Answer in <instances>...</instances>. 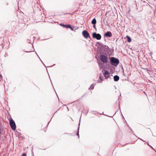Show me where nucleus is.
Wrapping results in <instances>:
<instances>
[{"instance_id": "obj_4", "label": "nucleus", "mask_w": 156, "mask_h": 156, "mask_svg": "<svg viewBox=\"0 0 156 156\" xmlns=\"http://www.w3.org/2000/svg\"><path fill=\"white\" fill-rule=\"evenodd\" d=\"M92 37L93 38L97 39L98 40H100L101 39V37L99 34H97L96 32L93 33Z\"/></svg>"}, {"instance_id": "obj_5", "label": "nucleus", "mask_w": 156, "mask_h": 156, "mask_svg": "<svg viewBox=\"0 0 156 156\" xmlns=\"http://www.w3.org/2000/svg\"><path fill=\"white\" fill-rule=\"evenodd\" d=\"M82 34L84 36V37L86 38H87L89 37V34L88 32L86 30H84L82 32Z\"/></svg>"}, {"instance_id": "obj_23", "label": "nucleus", "mask_w": 156, "mask_h": 156, "mask_svg": "<svg viewBox=\"0 0 156 156\" xmlns=\"http://www.w3.org/2000/svg\"><path fill=\"white\" fill-rule=\"evenodd\" d=\"M25 51L26 52H30V51Z\"/></svg>"}, {"instance_id": "obj_7", "label": "nucleus", "mask_w": 156, "mask_h": 156, "mask_svg": "<svg viewBox=\"0 0 156 156\" xmlns=\"http://www.w3.org/2000/svg\"><path fill=\"white\" fill-rule=\"evenodd\" d=\"M104 36L107 37H110L112 36V34L110 31H107L105 34Z\"/></svg>"}, {"instance_id": "obj_22", "label": "nucleus", "mask_w": 156, "mask_h": 156, "mask_svg": "<svg viewBox=\"0 0 156 156\" xmlns=\"http://www.w3.org/2000/svg\"><path fill=\"white\" fill-rule=\"evenodd\" d=\"M144 93L146 94V95H147V94L145 92H144V91H143Z\"/></svg>"}, {"instance_id": "obj_10", "label": "nucleus", "mask_w": 156, "mask_h": 156, "mask_svg": "<svg viewBox=\"0 0 156 156\" xmlns=\"http://www.w3.org/2000/svg\"><path fill=\"white\" fill-rule=\"evenodd\" d=\"M99 80H98L97 81V83H101L103 80V76H101L100 75L99 76Z\"/></svg>"}, {"instance_id": "obj_3", "label": "nucleus", "mask_w": 156, "mask_h": 156, "mask_svg": "<svg viewBox=\"0 0 156 156\" xmlns=\"http://www.w3.org/2000/svg\"><path fill=\"white\" fill-rule=\"evenodd\" d=\"M10 124L12 129L13 130H15L16 129V125L15 123L12 119H11L10 120Z\"/></svg>"}, {"instance_id": "obj_15", "label": "nucleus", "mask_w": 156, "mask_h": 156, "mask_svg": "<svg viewBox=\"0 0 156 156\" xmlns=\"http://www.w3.org/2000/svg\"><path fill=\"white\" fill-rule=\"evenodd\" d=\"M66 26V28H69L70 29H71V25H69V24L67 25Z\"/></svg>"}, {"instance_id": "obj_1", "label": "nucleus", "mask_w": 156, "mask_h": 156, "mask_svg": "<svg viewBox=\"0 0 156 156\" xmlns=\"http://www.w3.org/2000/svg\"><path fill=\"white\" fill-rule=\"evenodd\" d=\"M110 62L112 65L116 66L119 63V61L115 57H112L110 59Z\"/></svg>"}, {"instance_id": "obj_17", "label": "nucleus", "mask_w": 156, "mask_h": 156, "mask_svg": "<svg viewBox=\"0 0 156 156\" xmlns=\"http://www.w3.org/2000/svg\"><path fill=\"white\" fill-rule=\"evenodd\" d=\"M2 75L1 74L0 75V79L2 80Z\"/></svg>"}, {"instance_id": "obj_21", "label": "nucleus", "mask_w": 156, "mask_h": 156, "mask_svg": "<svg viewBox=\"0 0 156 156\" xmlns=\"http://www.w3.org/2000/svg\"><path fill=\"white\" fill-rule=\"evenodd\" d=\"M71 29L72 30H73V28H72V27H71V29Z\"/></svg>"}, {"instance_id": "obj_12", "label": "nucleus", "mask_w": 156, "mask_h": 156, "mask_svg": "<svg viewBox=\"0 0 156 156\" xmlns=\"http://www.w3.org/2000/svg\"><path fill=\"white\" fill-rule=\"evenodd\" d=\"M80 125V123H79L78 125L79 127H78V129L77 133V135L78 136V138L79 137V128H80V127H79Z\"/></svg>"}, {"instance_id": "obj_24", "label": "nucleus", "mask_w": 156, "mask_h": 156, "mask_svg": "<svg viewBox=\"0 0 156 156\" xmlns=\"http://www.w3.org/2000/svg\"><path fill=\"white\" fill-rule=\"evenodd\" d=\"M1 132H0V134H1Z\"/></svg>"}, {"instance_id": "obj_11", "label": "nucleus", "mask_w": 156, "mask_h": 156, "mask_svg": "<svg viewBox=\"0 0 156 156\" xmlns=\"http://www.w3.org/2000/svg\"><path fill=\"white\" fill-rule=\"evenodd\" d=\"M126 37L127 39V41L129 42H130L131 41L130 37L128 36H126Z\"/></svg>"}, {"instance_id": "obj_9", "label": "nucleus", "mask_w": 156, "mask_h": 156, "mask_svg": "<svg viewBox=\"0 0 156 156\" xmlns=\"http://www.w3.org/2000/svg\"><path fill=\"white\" fill-rule=\"evenodd\" d=\"M97 21L95 18H94L91 21V23L93 25H95Z\"/></svg>"}, {"instance_id": "obj_16", "label": "nucleus", "mask_w": 156, "mask_h": 156, "mask_svg": "<svg viewBox=\"0 0 156 156\" xmlns=\"http://www.w3.org/2000/svg\"><path fill=\"white\" fill-rule=\"evenodd\" d=\"M21 156H27L26 154L25 153H23L22 155Z\"/></svg>"}, {"instance_id": "obj_8", "label": "nucleus", "mask_w": 156, "mask_h": 156, "mask_svg": "<svg viewBox=\"0 0 156 156\" xmlns=\"http://www.w3.org/2000/svg\"><path fill=\"white\" fill-rule=\"evenodd\" d=\"M114 81H117L119 80V77L117 75H115L113 77Z\"/></svg>"}, {"instance_id": "obj_20", "label": "nucleus", "mask_w": 156, "mask_h": 156, "mask_svg": "<svg viewBox=\"0 0 156 156\" xmlns=\"http://www.w3.org/2000/svg\"><path fill=\"white\" fill-rule=\"evenodd\" d=\"M140 139V140H141L142 141H143V142H145V141H144V140H142V139Z\"/></svg>"}, {"instance_id": "obj_13", "label": "nucleus", "mask_w": 156, "mask_h": 156, "mask_svg": "<svg viewBox=\"0 0 156 156\" xmlns=\"http://www.w3.org/2000/svg\"><path fill=\"white\" fill-rule=\"evenodd\" d=\"M94 84H93L91 85L90 87L89 88V89L90 88L93 89L94 88Z\"/></svg>"}, {"instance_id": "obj_2", "label": "nucleus", "mask_w": 156, "mask_h": 156, "mask_svg": "<svg viewBox=\"0 0 156 156\" xmlns=\"http://www.w3.org/2000/svg\"><path fill=\"white\" fill-rule=\"evenodd\" d=\"M100 59L104 64H106L108 62L107 57L103 55H101L100 56Z\"/></svg>"}, {"instance_id": "obj_19", "label": "nucleus", "mask_w": 156, "mask_h": 156, "mask_svg": "<svg viewBox=\"0 0 156 156\" xmlns=\"http://www.w3.org/2000/svg\"><path fill=\"white\" fill-rule=\"evenodd\" d=\"M93 27L94 28H95V25H93Z\"/></svg>"}, {"instance_id": "obj_18", "label": "nucleus", "mask_w": 156, "mask_h": 156, "mask_svg": "<svg viewBox=\"0 0 156 156\" xmlns=\"http://www.w3.org/2000/svg\"><path fill=\"white\" fill-rule=\"evenodd\" d=\"M97 44H98L99 45H101V44L99 42H97Z\"/></svg>"}, {"instance_id": "obj_14", "label": "nucleus", "mask_w": 156, "mask_h": 156, "mask_svg": "<svg viewBox=\"0 0 156 156\" xmlns=\"http://www.w3.org/2000/svg\"><path fill=\"white\" fill-rule=\"evenodd\" d=\"M60 25L61 26L66 28V25H65L64 24L62 23H61Z\"/></svg>"}, {"instance_id": "obj_6", "label": "nucleus", "mask_w": 156, "mask_h": 156, "mask_svg": "<svg viewBox=\"0 0 156 156\" xmlns=\"http://www.w3.org/2000/svg\"><path fill=\"white\" fill-rule=\"evenodd\" d=\"M104 76L105 77V78L107 79L109 78L110 73L108 71L105 70L104 71Z\"/></svg>"}]
</instances>
